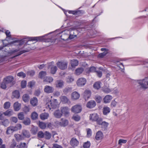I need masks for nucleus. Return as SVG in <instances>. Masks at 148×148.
Returning a JSON list of instances; mask_svg holds the SVG:
<instances>
[{
    "label": "nucleus",
    "mask_w": 148,
    "mask_h": 148,
    "mask_svg": "<svg viewBox=\"0 0 148 148\" xmlns=\"http://www.w3.org/2000/svg\"><path fill=\"white\" fill-rule=\"evenodd\" d=\"M47 35H45V36ZM45 36H42L40 37H29L27 38H25L23 40H22L21 41H18L16 40L12 42V43H16V45H20L23 44L24 43L25 41H27V40L29 41H41L43 39V37Z\"/></svg>",
    "instance_id": "obj_1"
},
{
    "label": "nucleus",
    "mask_w": 148,
    "mask_h": 148,
    "mask_svg": "<svg viewBox=\"0 0 148 148\" xmlns=\"http://www.w3.org/2000/svg\"><path fill=\"white\" fill-rule=\"evenodd\" d=\"M59 104L56 99H49L47 101L46 108L49 110H50L52 108H56Z\"/></svg>",
    "instance_id": "obj_2"
},
{
    "label": "nucleus",
    "mask_w": 148,
    "mask_h": 148,
    "mask_svg": "<svg viewBox=\"0 0 148 148\" xmlns=\"http://www.w3.org/2000/svg\"><path fill=\"white\" fill-rule=\"evenodd\" d=\"M137 82L141 86V87L144 88H147L148 86V77H145L141 80H138L137 81Z\"/></svg>",
    "instance_id": "obj_3"
},
{
    "label": "nucleus",
    "mask_w": 148,
    "mask_h": 148,
    "mask_svg": "<svg viewBox=\"0 0 148 148\" xmlns=\"http://www.w3.org/2000/svg\"><path fill=\"white\" fill-rule=\"evenodd\" d=\"M101 118L99 117V115L96 113L90 114L89 116V119L92 121H96L98 124H100Z\"/></svg>",
    "instance_id": "obj_4"
},
{
    "label": "nucleus",
    "mask_w": 148,
    "mask_h": 148,
    "mask_svg": "<svg viewBox=\"0 0 148 148\" xmlns=\"http://www.w3.org/2000/svg\"><path fill=\"white\" fill-rule=\"evenodd\" d=\"M55 123L58 126L64 127L68 125L69 121L66 119L62 118L60 121H56V122Z\"/></svg>",
    "instance_id": "obj_5"
},
{
    "label": "nucleus",
    "mask_w": 148,
    "mask_h": 148,
    "mask_svg": "<svg viewBox=\"0 0 148 148\" xmlns=\"http://www.w3.org/2000/svg\"><path fill=\"white\" fill-rule=\"evenodd\" d=\"M57 66L60 69L64 70L67 67L68 63L64 61H58L56 64Z\"/></svg>",
    "instance_id": "obj_6"
},
{
    "label": "nucleus",
    "mask_w": 148,
    "mask_h": 148,
    "mask_svg": "<svg viewBox=\"0 0 148 148\" xmlns=\"http://www.w3.org/2000/svg\"><path fill=\"white\" fill-rule=\"evenodd\" d=\"M82 110V107L80 105H76L74 106L71 108V111L76 113L80 112Z\"/></svg>",
    "instance_id": "obj_7"
},
{
    "label": "nucleus",
    "mask_w": 148,
    "mask_h": 148,
    "mask_svg": "<svg viewBox=\"0 0 148 148\" xmlns=\"http://www.w3.org/2000/svg\"><path fill=\"white\" fill-rule=\"evenodd\" d=\"M14 78L12 76H9L5 78L3 80L7 85H9V87H10L12 85V82Z\"/></svg>",
    "instance_id": "obj_8"
},
{
    "label": "nucleus",
    "mask_w": 148,
    "mask_h": 148,
    "mask_svg": "<svg viewBox=\"0 0 148 148\" xmlns=\"http://www.w3.org/2000/svg\"><path fill=\"white\" fill-rule=\"evenodd\" d=\"M86 82V79L83 77L79 78L77 81V84L79 86H82L84 85Z\"/></svg>",
    "instance_id": "obj_9"
},
{
    "label": "nucleus",
    "mask_w": 148,
    "mask_h": 148,
    "mask_svg": "<svg viewBox=\"0 0 148 148\" xmlns=\"http://www.w3.org/2000/svg\"><path fill=\"white\" fill-rule=\"evenodd\" d=\"M60 110L62 114H63L65 116H68L70 114V109L67 107H63L61 108Z\"/></svg>",
    "instance_id": "obj_10"
},
{
    "label": "nucleus",
    "mask_w": 148,
    "mask_h": 148,
    "mask_svg": "<svg viewBox=\"0 0 148 148\" xmlns=\"http://www.w3.org/2000/svg\"><path fill=\"white\" fill-rule=\"evenodd\" d=\"M112 97L110 95H107L105 96L103 99V102L105 103H110L112 99Z\"/></svg>",
    "instance_id": "obj_11"
},
{
    "label": "nucleus",
    "mask_w": 148,
    "mask_h": 148,
    "mask_svg": "<svg viewBox=\"0 0 148 148\" xmlns=\"http://www.w3.org/2000/svg\"><path fill=\"white\" fill-rule=\"evenodd\" d=\"M103 137V133L100 131H98L96 134L95 139L97 140H101Z\"/></svg>",
    "instance_id": "obj_12"
},
{
    "label": "nucleus",
    "mask_w": 148,
    "mask_h": 148,
    "mask_svg": "<svg viewBox=\"0 0 148 148\" xmlns=\"http://www.w3.org/2000/svg\"><path fill=\"white\" fill-rule=\"evenodd\" d=\"M54 88L52 87L49 86H45L44 89L45 92L47 93L53 92L54 91Z\"/></svg>",
    "instance_id": "obj_13"
},
{
    "label": "nucleus",
    "mask_w": 148,
    "mask_h": 148,
    "mask_svg": "<svg viewBox=\"0 0 148 148\" xmlns=\"http://www.w3.org/2000/svg\"><path fill=\"white\" fill-rule=\"evenodd\" d=\"M79 143V141L77 140L74 138H73L70 142L71 145L73 147H74L77 146Z\"/></svg>",
    "instance_id": "obj_14"
},
{
    "label": "nucleus",
    "mask_w": 148,
    "mask_h": 148,
    "mask_svg": "<svg viewBox=\"0 0 148 148\" xmlns=\"http://www.w3.org/2000/svg\"><path fill=\"white\" fill-rule=\"evenodd\" d=\"M80 97L79 94L77 92H73L71 94V97L73 100H76L78 99Z\"/></svg>",
    "instance_id": "obj_15"
},
{
    "label": "nucleus",
    "mask_w": 148,
    "mask_h": 148,
    "mask_svg": "<svg viewBox=\"0 0 148 148\" xmlns=\"http://www.w3.org/2000/svg\"><path fill=\"white\" fill-rule=\"evenodd\" d=\"M96 106V103L94 101L91 100L88 102L86 104V107L90 108L95 107Z\"/></svg>",
    "instance_id": "obj_16"
},
{
    "label": "nucleus",
    "mask_w": 148,
    "mask_h": 148,
    "mask_svg": "<svg viewBox=\"0 0 148 148\" xmlns=\"http://www.w3.org/2000/svg\"><path fill=\"white\" fill-rule=\"evenodd\" d=\"M64 82L62 80H57L55 83L56 86L58 88H61L64 86Z\"/></svg>",
    "instance_id": "obj_17"
},
{
    "label": "nucleus",
    "mask_w": 148,
    "mask_h": 148,
    "mask_svg": "<svg viewBox=\"0 0 148 148\" xmlns=\"http://www.w3.org/2000/svg\"><path fill=\"white\" fill-rule=\"evenodd\" d=\"M14 109L15 111H18L21 109V104L18 102H15L14 104Z\"/></svg>",
    "instance_id": "obj_18"
},
{
    "label": "nucleus",
    "mask_w": 148,
    "mask_h": 148,
    "mask_svg": "<svg viewBox=\"0 0 148 148\" xmlns=\"http://www.w3.org/2000/svg\"><path fill=\"white\" fill-rule=\"evenodd\" d=\"M38 99L36 97L32 98L30 101V104L33 107L36 106L38 105Z\"/></svg>",
    "instance_id": "obj_19"
},
{
    "label": "nucleus",
    "mask_w": 148,
    "mask_h": 148,
    "mask_svg": "<svg viewBox=\"0 0 148 148\" xmlns=\"http://www.w3.org/2000/svg\"><path fill=\"white\" fill-rule=\"evenodd\" d=\"M110 111V108L107 106H104L103 107V112L104 115H106L109 114Z\"/></svg>",
    "instance_id": "obj_20"
},
{
    "label": "nucleus",
    "mask_w": 148,
    "mask_h": 148,
    "mask_svg": "<svg viewBox=\"0 0 148 148\" xmlns=\"http://www.w3.org/2000/svg\"><path fill=\"white\" fill-rule=\"evenodd\" d=\"M101 50L102 51H104V52L99 54L98 55V57L99 58H102L106 55L108 52L107 49L105 48H101Z\"/></svg>",
    "instance_id": "obj_21"
},
{
    "label": "nucleus",
    "mask_w": 148,
    "mask_h": 148,
    "mask_svg": "<svg viewBox=\"0 0 148 148\" xmlns=\"http://www.w3.org/2000/svg\"><path fill=\"white\" fill-rule=\"evenodd\" d=\"M14 131V126H11L7 128L6 131V133L7 134H10Z\"/></svg>",
    "instance_id": "obj_22"
},
{
    "label": "nucleus",
    "mask_w": 148,
    "mask_h": 148,
    "mask_svg": "<svg viewBox=\"0 0 148 148\" xmlns=\"http://www.w3.org/2000/svg\"><path fill=\"white\" fill-rule=\"evenodd\" d=\"M102 91L105 93H108L112 91V89H110L108 86H104L102 88Z\"/></svg>",
    "instance_id": "obj_23"
},
{
    "label": "nucleus",
    "mask_w": 148,
    "mask_h": 148,
    "mask_svg": "<svg viewBox=\"0 0 148 148\" xmlns=\"http://www.w3.org/2000/svg\"><path fill=\"white\" fill-rule=\"evenodd\" d=\"M91 95L90 92L89 90H86L84 93V97L86 100H87Z\"/></svg>",
    "instance_id": "obj_24"
},
{
    "label": "nucleus",
    "mask_w": 148,
    "mask_h": 148,
    "mask_svg": "<svg viewBox=\"0 0 148 148\" xmlns=\"http://www.w3.org/2000/svg\"><path fill=\"white\" fill-rule=\"evenodd\" d=\"M46 75V73L45 72L42 71L39 73L38 77L40 78L43 79L44 81V79H46V77H45Z\"/></svg>",
    "instance_id": "obj_25"
},
{
    "label": "nucleus",
    "mask_w": 148,
    "mask_h": 148,
    "mask_svg": "<svg viewBox=\"0 0 148 148\" xmlns=\"http://www.w3.org/2000/svg\"><path fill=\"white\" fill-rule=\"evenodd\" d=\"M13 112L12 110L10 109L7 110L5 112H4V116H10L13 115Z\"/></svg>",
    "instance_id": "obj_26"
},
{
    "label": "nucleus",
    "mask_w": 148,
    "mask_h": 148,
    "mask_svg": "<svg viewBox=\"0 0 148 148\" xmlns=\"http://www.w3.org/2000/svg\"><path fill=\"white\" fill-rule=\"evenodd\" d=\"M54 115L56 118H59L62 116V113L60 112L59 110H58L55 112Z\"/></svg>",
    "instance_id": "obj_27"
},
{
    "label": "nucleus",
    "mask_w": 148,
    "mask_h": 148,
    "mask_svg": "<svg viewBox=\"0 0 148 148\" xmlns=\"http://www.w3.org/2000/svg\"><path fill=\"white\" fill-rule=\"evenodd\" d=\"M49 116V114L47 113H42L40 116L41 119L42 120H44L47 119Z\"/></svg>",
    "instance_id": "obj_28"
},
{
    "label": "nucleus",
    "mask_w": 148,
    "mask_h": 148,
    "mask_svg": "<svg viewBox=\"0 0 148 148\" xmlns=\"http://www.w3.org/2000/svg\"><path fill=\"white\" fill-rule=\"evenodd\" d=\"M71 64L73 67H75L78 64V62L76 60H72L70 61Z\"/></svg>",
    "instance_id": "obj_29"
},
{
    "label": "nucleus",
    "mask_w": 148,
    "mask_h": 148,
    "mask_svg": "<svg viewBox=\"0 0 148 148\" xmlns=\"http://www.w3.org/2000/svg\"><path fill=\"white\" fill-rule=\"evenodd\" d=\"M12 95V96L17 99H18L20 96L19 93L17 90H15L13 92Z\"/></svg>",
    "instance_id": "obj_30"
},
{
    "label": "nucleus",
    "mask_w": 148,
    "mask_h": 148,
    "mask_svg": "<svg viewBox=\"0 0 148 148\" xmlns=\"http://www.w3.org/2000/svg\"><path fill=\"white\" fill-rule=\"evenodd\" d=\"M101 83L100 82H96L93 85L94 88L97 89H99L101 87Z\"/></svg>",
    "instance_id": "obj_31"
},
{
    "label": "nucleus",
    "mask_w": 148,
    "mask_h": 148,
    "mask_svg": "<svg viewBox=\"0 0 148 148\" xmlns=\"http://www.w3.org/2000/svg\"><path fill=\"white\" fill-rule=\"evenodd\" d=\"M23 100L25 102H27L29 101V95L27 94H24L23 96Z\"/></svg>",
    "instance_id": "obj_32"
},
{
    "label": "nucleus",
    "mask_w": 148,
    "mask_h": 148,
    "mask_svg": "<svg viewBox=\"0 0 148 148\" xmlns=\"http://www.w3.org/2000/svg\"><path fill=\"white\" fill-rule=\"evenodd\" d=\"M84 70L82 68H78L75 70V74L77 75H79L82 73Z\"/></svg>",
    "instance_id": "obj_33"
},
{
    "label": "nucleus",
    "mask_w": 148,
    "mask_h": 148,
    "mask_svg": "<svg viewBox=\"0 0 148 148\" xmlns=\"http://www.w3.org/2000/svg\"><path fill=\"white\" fill-rule=\"evenodd\" d=\"M72 119L76 121H78L80 119V117L78 115H74L72 117Z\"/></svg>",
    "instance_id": "obj_34"
},
{
    "label": "nucleus",
    "mask_w": 148,
    "mask_h": 148,
    "mask_svg": "<svg viewBox=\"0 0 148 148\" xmlns=\"http://www.w3.org/2000/svg\"><path fill=\"white\" fill-rule=\"evenodd\" d=\"M61 101L63 103H66L69 101L68 98L65 96H61L60 97Z\"/></svg>",
    "instance_id": "obj_35"
},
{
    "label": "nucleus",
    "mask_w": 148,
    "mask_h": 148,
    "mask_svg": "<svg viewBox=\"0 0 148 148\" xmlns=\"http://www.w3.org/2000/svg\"><path fill=\"white\" fill-rule=\"evenodd\" d=\"M31 117L32 119L33 120L36 119L38 117V114L35 112H33L31 114Z\"/></svg>",
    "instance_id": "obj_36"
},
{
    "label": "nucleus",
    "mask_w": 148,
    "mask_h": 148,
    "mask_svg": "<svg viewBox=\"0 0 148 148\" xmlns=\"http://www.w3.org/2000/svg\"><path fill=\"white\" fill-rule=\"evenodd\" d=\"M57 69V68L56 66H53L51 67L50 72L52 74H54L56 73Z\"/></svg>",
    "instance_id": "obj_37"
},
{
    "label": "nucleus",
    "mask_w": 148,
    "mask_h": 148,
    "mask_svg": "<svg viewBox=\"0 0 148 148\" xmlns=\"http://www.w3.org/2000/svg\"><path fill=\"white\" fill-rule=\"evenodd\" d=\"M64 36V34H63L62 36H61V37L62 39L63 40H66L68 39V38H69L70 39H71L74 38L75 37H76L75 35H70V36H68L67 35H66V36H67V38H62V37L63 36Z\"/></svg>",
    "instance_id": "obj_38"
},
{
    "label": "nucleus",
    "mask_w": 148,
    "mask_h": 148,
    "mask_svg": "<svg viewBox=\"0 0 148 148\" xmlns=\"http://www.w3.org/2000/svg\"><path fill=\"white\" fill-rule=\"evenodd\" d=\"M10 103L9 101L6 102L3 104V108L5 109L9 108L10 106Z\"/></svg>",
    "instance_id": "obj_39"
},
{
    "label": "nucleus",
    "mask_w": 148,
    "mask_h": 148,
    "mask_svg": "<svg viewBox=\"0 0 148 148\" xmlns=\"http://www.w3.org/2000/svg\"><path fill=\"white\" fill-rule=\"evenodd\" d=\"M38 125L39 127L42 129H45L46 127V124L42 122L39 121L38 123Z\"/></svg>",
    "instance_id": "obj_40"
},
{
    "label": "nucleus",
    "mask_w": 148,
    "mask_h": 148,
    "mask_svg": "<svg viewBox=\"0 0 148 148\" xmlns=\"http://www.w3.org/2000/svg\"><path fill=\"white\" fill-rule=\"evenodd\" d=\"M15 131L21 130L22 128V126L21 124H17L15 126H14Z\"/></svg>",
    "instance_id": "obj_41"
},
{
    "label": "nucleus",
    "mask_w": 148,
    "mask_h": 148,
    "mask_svg": "<svg viewBox=\"0 0 148 148\" xmlns=\"http://www.w3.org/2000/svg\"><path fill=\"white\" fill-rule=\"evenodd\" d=\"M102 119H101L100 120V124H99L101 125L103 127H104L106 128V127L109 125V124L108 123L106 122L105 121H103L101 122Z\"/></svg>",
    "instance_id": "obj_42"
},
{
    "label": "nucleus",
    "mask_w": 148,
    "mask_h": 148,
    "mask_svg": "<svg viewBox=\"0 0 148 148\" xmlns=\"http://www.w3.org/2000/svg\"><path fill=\"white\" fill-rule=\"evenodd\" d=\"M22 134L23 136L25 137L28 138L30 136L29 132L25 130L23 131Z\"/></svg>",
    "instance_id": "obj_43"
},
{
    "label": "nucleus",
    "mask_w": 148,
    "mask_h": 148,
    "mask_svg": "<svg viewBox=\"0 0 148 148\" xmlns=\"http://www.w3.org/2000/svg\"><path fill=\"white\" fill-rule=\"evenodd\" d=\"M87 131V137H90L92 135V132L90 128L86 129Z\"/></svg>",
    "instance_id": "obj_44"
},
{
    "label": "nucleus",
    "mask_w": 148,
    "mask_h": 148,
    "mask_svg": "<svg viewBox=\"0 0 148 148\" xmlns=\"http://www.w3.org/2000/svg\"><path fill=\"white\" fill-rule=\"evenodd\" d=\"M18 119L20 120H22L24 118V115L23 112H21L18 113Z\"/></svg>",
    "instance_id": "obj_45"
},
{
    "label": "nucleus",
    "mask_w": 148,
    "mask_h": 148,
    "mask_svg": "<svg viewBox=\"0 0 148 148\" xmlns=\"http://www.w3.org/2000/svg\"><path fill=\"white\" fill-rule=\"evenodd\" d=\"M50 133L48 132H46L44 133V137L47 139H49L51 137Z\"/></svg>",
    "instance_id": "obj_46"
},
{
    "label": "nucleus",
    "mask_w": 148,
    "mask_h": 148,
    "mask_svg": "<svg viewBox=\"0 0 148 148\" xmlns=\"http://www.w3.org/2000/svg\"><path fill=\"white\" fill-rule=\"evenodd\" d=\"M66 80L67 82L70 83L73 81L74 78L71 76H69L67 78Z\"/></svg>",
    "instance_id": "obj_47"
},
{
    "label": "nucleus",
    "mask_w": 148,
    "mask_h": 148,
    "mask_svg": "<svg viewBox=\"0 0 148 148\" xmlns=\"http://www.w3.org/2000/svg\"><path fill=\"white\" fill-rule=\"evenodd\" d=\"M14 136L15 137L16 140L17 141H19L20 140H22V137L21 136L18 134H15L14 135Z\"/></svg>",
    "instance_id": "obj_48"
},
{
    "label": "nucleus",
    "mask_w": 148,
    "mask_h": 148,
    "mask_svg": "<svg viewBox=\"0 0 148 148\" xmlns=\"http://www.w3.org/2000/svg\"><path fill=\"white\" fill-rule=\"evenodd\" d=\"M95 99L96 102L98 103H100L102 100V97L100 96H96Z\"/></svg>",
    "instance_id": "obj_49"
},
{
    "label": "nucleus",
    "mask_w": 148,
    "mask_h": 148,
    "mask_svg": "<svg viewBox=\"0 0 148 148\" xmlns=\"http://www.w3.org/2000/svg\"><path fill=\"white\" fill-rule=\"evenodd\" d=\"M7 86H9V85H7L5 82H4V81L3 80V82L1 84V87L3 89H5Z\"/></svg>",
    "instance_id": "obj_50"
},
{
    "label": "nucleus",
    "mask_w": 148,
    "mask_h": 148,
    "mask_svg": "<svg viewBox=\"0 0 148 148\" xmlns=\"http://www.w3.org/2000/svg\"><path fill=\"white\" fill-rule=\"evenodd\" d=\"M30 119L29 118H27L24 121L23 123L25 125H28L30 123Z\"/></svg>",
    "instance_id": "obj_51"
},
{
    "label": "nucleus",
    "mask_w": 148,
    "mask_h": 148,
    "mask_svg": "<svg viewBox=\"0 0 148 148\" xmlns=\"http://www.w3.org/2000/svg\"><path fill=\"white\" fill-rule=\"evenodd\" d=\"M90 145V143L89 141H87L84 143L83 145L84 148H89Z\"/></svg>",
    "instance_id": "obj_52"
},
{
    "label": "nucleus",
    "mask_w": 148,
    "mask_h": 148,
    "mask_svg": "<svg viewBox=\"0 0 148 148\" xmlns=\"http://www.w3.org/2000/svg\"><path fill=\"white\" fill-rule=\"evenodd\" d=\"M53 80V79L52 77H46V79H44V81H46L49 83L52 82Z\"/></svg>",
    "instance_id": "obj_53"
},
{
    "label": "nucleus",
    "mask_w": 148,
    "mask_h": 148,
    "mask_svg": "<svg viewBox=\"0 0 148 148\" xmlns=\"http://www.w3.org/2000/svg\"><path fill=\"white\" fill-rule=\"evenodd\" d=\"M26 145V143H21L19 145L16 146L17 148H25Z\"/></svg>",
    "instance_id": "obj_54"
},
{
    "label": "nucleus",
    "mask_w": 148,
    "mask_h": 148,
    "mask_svg": "<svg viewBox=\"0 0 148 148\" xmlns=\"http://www.w3.org/2000/svg\"><path fill=\"white\" fill-rule=\"evenodd\" d=\"M29 106H25L23 108V111L25 113H27L30 111Z\"/></svg>",
    "instance_id": "obj_55"
},
{
    "label": "nucleus",
    "mask_w": 148,
    "mask_h": 148,
    "mask_svg": "<svg viewBox=\"0 0 148 148\" xmlns=\"http://www.w3.org/2000/svg\"><path fill=\"white\" fill-rule=\"evenodd\" d=\"M35 84V82L32 81L28 83L27 86L29 88H32L34 85Z\"/></svg>",
    "instance_id": "obj_56"
},
{
    "label": "nucleus",
    "mask_w": 148,
    "mask_h": 148,
    "mask_svg": "<svg viewBox=\"0 0 148 148\" xmlns=\"http://www.w3.org/2000/svg\"><path fill=\"white\" fill-rule=\"evenodd\" d=\"M96 68L94 66L91 67L88 71H87V72L89 73L90 72H95Z\"/></svg>",
    "instance_id": "obj_57"
},
{
    "label": "nucleus",
    "mask_w": 148,
    "mask_h": 148,
    "mask_svg": "<svg viewBox=\"0 0 148 148\" xmlns=\"http://www.w3.org/2000/svg\"><path fill=\"white\" fill-rule=\"evenodd\" d=\"M26 81L25 80L22 81L21 83V87L22 88H25L26 86Z\"/></svg>",
    "instance_id": "obj_58"
},
{
    "label": "nucleus",
    "mask_w": 148,
    "mask_h": 148,
    "mask_svg": "<svg viewBox=\"0 0 148 148\" xmlns=\"http://www.w3.org/2000/svg\"><path fill=\"white\" fill-rule=\"evenodd\" d=\"M17 76L19 77H22L23 78H24L26 76L25 74L23 73V72H20L17 74Z\"/></svg>",
    "instance_id": "obj_59"
},
{
    "label": "nucleus",
    "mask_w": 148,
    "mask_h": 148,
    "mask_svg": "<svg viewBox=\"0 0 148 148\" xmlns=\"http://www.w3.org/2000/svg\"><path fill=\"white\" fill-rule=\"evenodd\" d=\"M2 124L5 126H7L9 123V122L8 119H6L3 121L2 122Z\"/></svg>",
    "instance_id": "obj_60"
},
{
    "label": "nucleus",
    "mask_w": 148,
    "mask_h": 148,
    "mask_svg": "<svg viewBox=\"0 0 148 148\" xmlns=\"http://www.w3.org/2000/svg\"><path fill=\"white\" fill-rule=\"evenodd\" d=\"M117 103L115 101V100H113L112 101L110 104V106L111 107H114L116 106Z\"/></svg>",
    "instance_id": "obj_61"
},
{
    "label": "nucleus",
    "mask_w": 148,
    "mask_h": 148,
    "mask_svg": "<svg viewBox=\"0 0 148 148\" xmlns=\"http://www.w3.org/2000/svg\"><path fill=\"white\" fill-rule=\"evenodd\" d=\"M19 50H20V49L15 50L13 51L12 52L13 53H15L16 52H17L19 51V52H18V54L17 55H16V56H18V55H21V54L23 53H24V52H26L27 51H24L23 52L19 51Z\"/></svg>",
    "instance_id": "obj_62"
},
{
    "label": "nucleus",
    "mask_w": 148,
    "mask_h": 148,
    "mask_svg": "<svg viewBox=\"0 0 148 148\" xmlns=\"http://www.w3.org/2000/svg\"><path fill=\"white\" fill-rule=\"evenodd\" d=\"M38 137L40 138H42L44 137V134L42 132H39L38 134Z\"/></svg>",
    "instance_id": "obj_63"
},
{
    "label": "nucleus",
    "mask_w": 148,
    "mask_h": 148,
    "mask_svg": "<svg viewBox=\"0 0 148 148\" xmlns=\"http://www.w3.org/2000/svg\"><path fill=\"white\" fill-rule=\"evenodd\" d=\"M127 142V140H126L120 139L119 140V144L122 145V143H125Z\"/></svg>",
    "instance_id": "obj_64"
}]
</instances>
